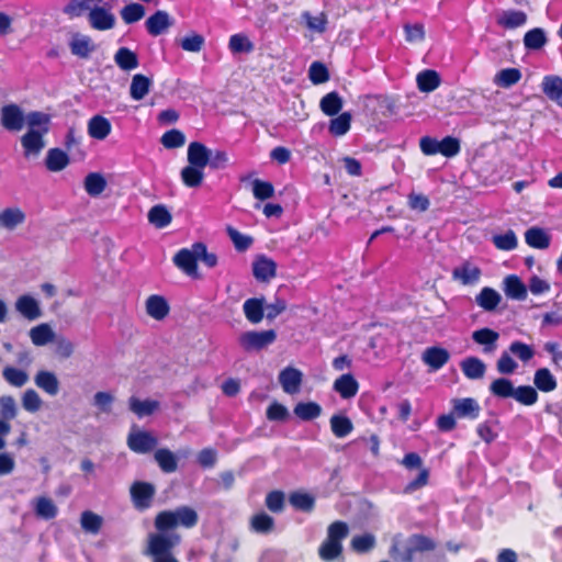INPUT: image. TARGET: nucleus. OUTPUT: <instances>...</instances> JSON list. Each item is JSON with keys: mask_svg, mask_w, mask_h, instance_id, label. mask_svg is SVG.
<instances>
[{"mask_svg": "<svg viewBox=\"0 0 562 562\" xmlns=\"http://www.w3.org/2000/svg\"><path fill=\"white\" fill-rule=\"evenodd\" d=\"M436 547L431 538L423 533H413L405 541L394 539L389 553L395 562H415L417 553L434 551Z\"/></svg>", "mask_w": 562, "mask_h": 562, "instance_id": "1", "label": "nucleus"}, {"mask_svg": "<svg viewBox=\"0 0 562 562\" xmlns=\"http://www.w3.org/2000/svg\"><path fill=\"white\" fill-rule=\"evenodd\" d=\"M199 522V515L195 509L190 506H179L175 510H161L154 520L156 533H167L177 527L191 529Z\"/></svg>", "mask_w": 562, "mask_h": 562, "instance_id": "2", "label": "nucleus"}, {"mask_svg": "<svg viewBox=\"0 0 562 562\" xmlns=\"http://www.w3.org/2000/svg\"><path fill=\"white\" fill-rule=\"evenodd\" d=\"M349 533L348 525L345 521L336 520L327 528V537L318 548V555L324 562H333L342 558V540Z\"/></svg>", "mask_w": 562, "mask_h": 562, "instance_id": "3", "label": "nucleus"}, {"mask_svg": "<svg viewBox=\"0 0 562 562\" xmlns=\"http://www.w3.org/2000/svg\"><path fill=\"white\" fill-rule=\"evenodd\" d=\"M180 542L181 536L178 533H150L146 553L153 562H179L172 551Z\"/></svg>", "mask_w": 562, "mask_h": 562, "instance_id": "4", "label": "nucleus"}, {"mask_svg": "<svg viewBox=\"0 0 562 562\" xmlns=\"http://www.w3.org/2000/svg\"><path fill=\"white\" fill-rule=\"evenodd\" d=\"M277 339L274 329L268 330H249L243 333L239 338V345L246 352L259 351L273 344Z\"/></svg>", "mask_w": 562, "mask_h": 562, "instance_id": "5", "label": "nucleus"}, {"mask_svg": "<svg viewBox=\"0 0 562 562\" xmlns=\"http://www.w3.org/2000/svg\"><path fill=\"white\" fill-rule=\"evenodd\" d=\"M452 413L458 419L475 420L481 414V406L473 397H456L451 402Z\"/></svg>", "mask_w": 562, "mask_h": 562, "instance_id": "6", "label": "nucleus"}, {"mask_svg": "<svg viewBox=\"0 0 562 562\" xmlns=\"http://www.w3.org/2000/svg\"><path fill=\"white\" fill-rule=\"evenodd\" d=\"M1 125L9 132H20L25 125V115L22 109L15 104H5L0 109Z\"/></svg>", "mask_w": 562, "mask_h": 562, "instance_id": "7", "label": "nucleus"}, {"mask_svg": "<svg viewBox=\"0 0 562 562\" xmlns=\"http://www.w3.org/2000/svg\"><path fill=\"white\" fill-rule=\"evenodd\" d=\"M131 497L135 508L138 510L148 509L155 496V486L151 483L136 481L131 486Z\"/></svg>", "mask_w": 562, "mask_h": 562, "instance_id": "8", "label": "nucleus"}, {"mask_svg": "<svg viewBox=\"0 0 562 562\" xmlns=\"http://www.w3.org/2000/svg\"><path fill=\"white\" fill-rule=\"evenodd\" d=\"M158 443V439L149 431L139 430L127 437L128 448L136 453H148Z\"/></svg>", "mask_w": 562, "mask_h": 562, "instance_id": "9", "label": "nucleus"}, {"mask_svg": "<svg viewBox=\"0 0 562 562\" xmlns=\"http://www.w3.org/2000/svg\"><path fill=\"white\" fill-rule=\"evenodd\" d=\"M173 263L181 269L184 273L191 277L198 276V251L193 249L181 248L176 252L172 259Z\"/></svg>", "mask_w": 562, "mask_h": 562, "instance_id": "10", "label": "nucleus"}, {"mask_svg": "<svg viewBox=\"0 0 562 562\" xmlns=\"http://www.w3.org/2000/svg\"><path fill=\"white\" fill-rule=\"evenodd\" d=\"M422 360L431 371H438L448 363L450 353L443 347L432 346L425 349Z\"/></svg>", "mask_w": 562, "mask_h": 562, "instance_id": "11", "label": "nucleus"}, {"mask_svg": "<svg viewBox=\"0 0 562 562\" xmlns=\"http://www.w3.org/2000/svg\"><path fill=\"white\" fill-rule=\"evenodd\" d=\"M43 132L37 130H29L21 137V145L23 147V154L27 158L30 156H37L45 147Z\"/></svg>", "mask_w": 562, "mask_h": 562, "instance_id": "12", "label": "nucleus"}, {"mask_svg": "<svg viewBox=\"0 0 562 562\" xmlns=\"http://www.w3.org/2000/svg\"><path fill=\"white\" fill-rule=\"evenodd\" d=\"M69 49L74 56L81 59H88L95 50V44L88 35L76 33L69 41Z\"/></svg>", "mask_w": 562, "mask_h": 562, "instance_id": "13", "label": "nucleus"}, {"mask_svg": "<svg viewBox=\"0 0 562 562\" xmlns=\"http://www.w3.org/2000/svg\"><path fill=\"white\" fill-rule=\"evenodd\" d=\"M211 149L201 142H191L187 150L189 165L205 169L210 164Z\"/></svg>", "mask_w": 562, "mask_h": 562, "instance_id": "14", "label": "nucleus"}, {"mask_svg": "<svg viewBox=\"0 0 562 562\" xmlns=\"http://www.w3.org/2000/svg\"><path fill=\"white\" fill-rule=\"evenodd\" d=\"M302 372L293 367L284 368L279 374V382L283 391L288 394L297 393L302 384Z\"/></svg>", "mask_w": 562, "mask_h": 562, "instance_id": "15", "label": "nucleus"}, {"mask_svg": "<svg viewBox=\"0 0 562 562\" xmlns=\"http://www.w3.org/2000/svg\"><path fill=\"white\" fill-rule=\"evenodd\" d=\"M252 274L258 281H269L277 274L276 261L263 255L257 257L252 262Z\"/></svg>", "mask_w": 562, "mask_h": 562, "instance_id": "16", "label": "nucleus"}, {"mask_svg": "<svg viewBox=\"0 0 562 562\" xmlns=\"http://www.w3.org/2000/svg\"><path fill=\"white\" fill-rule=\"evenodd\" d=\"M482 271L470 261H464L452 270L453 280L460 281L463 285L475 284L481 278Z\"/></svg>", "mask_w": 562, "mask_h": 562, "instance_id": "17", "label": "nucleus"}, {"mask_svg": "<svg viewBox=\"0 0 562 562\" xmlns=\"http://www.w3.org/2000/svg\"><path fill=\"white\" fill-rule=\"evenodd\" d=\"M333 389L341 398L348 400L357 395L359 383L351 373H345L334 381Z\"/></svg>", "mask_w": 562, "mask_h": 562, "instance_id": "18", "label": "nucleus"}, {"mask_svg": "<svg viewBox=\"0 0 562 562\" xmlns=\"http://www.w3.org/2000/svg\"><path fill=\"white\" fill-rule=\"evenodd\" d=\"M541 89L549 100L562 108V77L557 75L544 76Z\"/></svg>", "mask_w": 562, "mask_h": 562, "instance_id": "19", "label": "nucleus"}, {"mask_svg": "<svg viewBox=\"0 0 562 562\" xmlns=\"http://www.w3.org/2000/svg\"><path fill=\"white\" fill-rule=\"evenodd\" d=\"M145 25L151 36H158L172 25V21L166 11L158 10L146 20Z\"/></svg>", "mask_w": 562, "mask_h": 562, "instance_id": "20", "label": "nucleus"}, {"mask_svg": "<svg viewBox=\"0 0 562 562\" xmlns=\"http://www.w3.org/2000/svg\"><path fill=\"white\" fill-rule=\"evenodd\" d=\"M91 27L98 31H106L114 26L115 18L104 8L95 7L89 12Z\"/></svg>", "mask_w": 562, "mask_h": 562, "instance_id": "21", "label": "nucleus"}, {"mask_svg": "<svg viewBox=\"0 0 562 562\" xmlns=\"http://www.w3.org/2000/svg\"><path fill=\"white\" fill-rule=\"evenodd\" d=\"M170 312L167 300L158 294L149 295L146 300V313L156 321H162Z\"/></svg>", "mask_w": 562, "mask_h": 562, "instance_id": "22", "label": "nucleus"}, {"mask_svg": "<svg viewBox=\"0 0 562 562\" xmlns=\"http://www.w3.org/2000/svg\"><path fill=\"white\" fill-rule=\"evenodd\" d=\"M504 292L507 297L517 301L526 300L528 294L526 284L517 274H508L504 279Z\"/></svg>", "mask_w": 562, "mask_h": 562, "instance_id": "23", "label": "nucleus"}, {"mask_svg": "<svg viewBox=\"0 0 562 562\" xmlns=\"http://www.w3.org/2000/svg\"><path fill=\"white\" fill-rule=\"evenodd\" d=\"M111 131H112L111 122L102 115H99V114L93 115L88 121V134L90 137H92L94 139H98V140L105 139L110 135Z\"/></svg>", "mask_w": 562, "mask_h": 562, "instance_id": "24", "label": "nucleus"}, {"mask_svg": "<svg viewBox=\"0 0 562 562\" xmlns=\"http://www.w3.org/2000/svg\"><path fill=\"white\" fill-rule=\"evenodd\" d=\"M243 310L248 322L258 324L265 317V299L250 297L244 302Z\"/></svg>", "mask_w": 562, "mask_h": 562, "instance_id": "25", "label": "nucleus"}, {"mask_svg": "<svg viewBox=\"0 0 562 562\" xmlns=\"http://www.w3.org/2000/svg\"><path fill=\"white\" fill-rule=\"evenodd\" d=\"M460 368L464 376L468 378L469 380L482 379L486 371L485 363L477 357L464 358L460 362Z\"/></svg>", "mask_w": 562, "mask_h": 562, "instance_id": "26", "label": "nucleus"}, {"mask_svg": "<svg viewBox=\"0 0 562 562\" xmlns=\"http://www.w3.org/2000/svg\"><path fill=\"white\" fill-rule=\"evenodd\" d=\"M26 215L20 207H7L0 212V227L15 229L25 222Z\"/></svg>", "mask_w": 562, "mask_h": 562, "instance_id": "27", "label": "nucleus"}, {"mask_svg": "<svg viewBox=\"0 0 562 562\" xmlns=\"http://www.w3.org/2000/svg\"><path fill=\"white\" fill-rule=\"evenodd\" d=\"M37 387L50 396L57 395L59 391V381L55 373L46 370H40L34 378Z\"/></svg>", "mask_w": 562, "mask_h": 562, "instance_id": "28", "label": "nucleus"}, {"mask_svg": "<svg viewBox=\"0 0 562 562\" xmlns=\"http://www.w3.org/2000/svg\"><path fill=\"white\" fill-rule=\"evenodd\" d=\"M498 338L499 334L488 327H483L472 333L473 341L483 346L485 352H492L496 349Z\"/></svg>", "mask_w": 562, "mask_h": 562, "instance_id": "29", "label": "nucleus"}, {"mask_svg": "<svg viewBox=\"0 0 562 562\" xmlns=\"http://www.w3.org/2000/svg\"><path fill=\"white\" fill-rule=\"evenodd\" d=\"M501 301V294L490 286H484L475 296L476 304L486 312L495 311L499 305Z\"/></svg>", "mask_w": 562, "mask_h": 562, "instance_id": "30", "label": "nucleus"}, {"mask_svg": "<svg viewBox=\"0 0 562 562\" xmlns=\"http://www.w3.org/2000/svg\"><path fill=\"white\" fill-rule=\"evenodd\" d=\"M154 459L164 473H173L178 469V458L168 448H159L154 453Z\"/></svg>", "mask_w": 562, "mask_h": 562, "instance_id": "31", "label": "nucleus"}, {"mask_svg": "<svg viewBox=\"0 0 562 562\" xmlns=\"http://www.w3.org/2000/svg\"><path fill=\"white\" fill-rule=\"evenodd\" d=\"M128 407L138 418H142L153 415L159 408V402L156 400L140 401L136 396H131Z\"/></svg>", "mask_w": 562, "mask_h": 562, "instance_id": "32", "label": "nucleus"}, {"mask_svg": "<svg viewBox=\"0 0 562 562\" xmlns=\"http://www.w3.org/2000/svg\"><path fill=\"white\" fill-rule=\"evenodd\" d=\"M533 384L536 390L550 393L558 386L557 379L548 368H540L535 372Z\"/></svg>", "mask_w": 562, "mask_h": 562, "instance_id": "33", "label": "nucleus"}, {"mask_svg": "<svg viewBox=\"0 0 562 562\" xmlns=\"http://www.w3.org/2000/svg\"><path fill=\"white\" fill-rule=\"evenodd\" d=\"M68 155L60 148H50L47 151L45 166L52 172L64 170L69 165Z\"/></svg>", "mask_w": 562, "mask_h": 562, "instance_id": "34", "label": "nucleus"}, {"mask_svg": "<svg viewBox=\"0 0 562 562\" xmlns=\"http://www.w3.org/2000/svg\"><path fill=\"white\" fill-rule=\"evenodd\" d=\"M114 61L124 71L136 69L139 65L137 54L127 47H120L116 50Z\"/></svg>", "mask_w": 562, "mask_h": 562, "instance_id": "35", "label": "nucleus"}, {"mask_svg": "<svg viewBox=\"0 0 562 562\" xmlns=\"http://www.w3.org/2000/svg\"><path fill=\"white\" fill-rule=\"evenodd\" d=\"M151 87V80L143 74H136L132 78L130 86L131 98L135 101H139L148 94Z\"/></svg>", "mask_w": 562, "mask_h": 562, "instance_id": "36", "label": "nucleus"}, {"mask_svg": "<svg viewBox=\"0 0 562 562\" xmlns=\"http://www.w3.org/2000/svg\"><path fill=\"white\" fill-rule=\"evenodd\" d=\"M16 310L29 321H34L41 316V308L35 299L30 295H22L16 301Z\"/></svg>", "mask_w": 562, "mask_h": 562, "instance_id": "37", "label": "nucleus"}, {"mask_svg": "<svg viewBox=\"0 0 562 562\" xmlns=\"http://www.w3.org/2000/svg\"><path fill=\"white\" fill-rule=\"evenodd\" d=\"M525 240L528 246L536 249H547L550 246L549 234L540 227H531L525 233Z\"/></svg>", "mask_w": 562, "mask_h": 562, "instance_id": "38", "label": "nucleus"}, {"mask_svg": "<svg viewBox=\"0 0 562 562\" xmlns=\"http://www.w3.org/2000/svg\"><path fill=\"white\" fill-rule=\"evenodd\" d=\"M416 81L419 91L428 93L440 86L441 79L436 70L426 69L417 75Z\"/></svg>", "mask_w": 562, "mask_h": 562, "instance_id": "39", "label": "nucleus"}, {"mask_svg": "<svg viewBox=\"0 0 562 562\" xmlns=\"http://www.w3.org/2000/svg\"><path fill=\"white\" fill-rule=\"evenodd\" d=\"M342 98L337 91H331L325 94L319 102L322 112L327 116L337 115L342 109Z\"/></svg>", "mask_w": 562, "mask_h": 562, "instance_id": "40", "label": "nucleus"}, {"mask_svg": "<svg viewBox=\"0 0 562 562\" xmlns=\"http://www.w3.org/2000/svg\"><path fill=\"white\" fill-rule=\"evenodd\" d=\"M294 415L304 422L316 419L322 414V407L316 402H299L293 409Z\"/></svg>", "mask_w": 562, "mask_h": 562, "instance_id": "41", "label": "nucleus"}, {"mask_svg": "<svg viewBox=\"0 0 562 562\" xmlns=\"http://www.w3.org/2000/svg\"><path fill=\"white\" fill-rule=\"evenodd\" d=\"M180 177L187 188H199L204 180V169L188 164L182 168Z\"/></svg>", "mask_w": 562, "mask_h": 562, "instance_id": "42", "label": "nucleus"}, {"mask_svg": "<svg viewBox=\"0 0 562 562\" xmlns=\"http://www.w3.org/2000/svg\"><path fill=\"white\" fill-rule=\"evenodd\" d=\"M289 502L296 510L304 513H311L315 508V497L306 492H292L289 496Z\"/></svg>", "mask_w": 562, "mask_h": 562, "instance_id": "43", "label": "nucleus"}, {"mask_svg": "<svg viewBox=\"0 0 562 562\" xmlns=\"http://www.w3.org/2000/svg\"><path fill=\"white\" fill-rule=\"evenodd\" d=\"M171 213L162 204L154 205L148 212V222L156 228H165L171 223Z\"/></svg>", "mask_w": 562, "mask_h": 562, "instance_id": "44", "label": "nucleus"}, {"mask_svg": "<svg viewBox=\"0 0 562 562\" xmlns=\"http://www.w3.org/2000/svg\"><path fill=\"white\" fill-rule=\"evenodd\" d=\"M228 49L232 54H249L254 52L255 45L246 34L236 33L229 37Z\"/></svg>", "mask_w": 562, "mask_h": 562, "instance_id": "45", "label": "nucleus"}, {"mask_svg": "<svg viewBox=\"0 0 562 562\" xmlns=\"http://www.w3.org/2000/svg\"><path fill=\"white\" fill-rule=\"evenodd\" d=\"M527 22V15L522 11L508 10L498 16L497 23L505 29H516Z\"/></svg>", "mask_w": 562, "mask_h": 562, "instance_id": "46", "label": "nucleus"}, {"mask_svg": "<svg viewBox=\"0 0 562 562\" xmlns=\"http://www.w3.org/2000/svg\"><path fill=\"white\" fill-rule=\"evenodd\" d=\"M329 422L330 429L337 438H345L353 430L352 422L345 415H333Z\"/></svg>", "mask_w": 562, "mask_h": 562, "instance_id": "47", "label": "nucleus"}, {"mask_svg": "<svg viewBox=\"0 0 562 562\" xmlns=\"http://www.w3.org/2000/svg\"><path fill=\"white\" fill-rule=\"evenodd\" d=\"M351 114L342 112L329 122L328 131L333 136H342L348 133L351 126Z\"/></svg>", "mask_w": 562, "mask_h": 562, "instance_id": "48", "label": "nucleus"}, {"mask_svg": "<svg viewBox=\"0 0 562 562\" xmlns=\"http://www.w3.org/2000/svg\"><path fill=\"white\" fill-rule=\"evenodd\" d=\"M548 40L546 36V33L540 27H535L532 30H529L524 35V45L527 49L531 50H538L541 49L546 44Z\"/></svg>", "mask_w": 562, "mask_h": 562, "instance_id": "49", "label": "nucleus"}, {"mask_svg": "<svg viewBox=\"0 0 562 562\" xmlns=\"http://www.w3.org/2000/svg\"><path fill=\"white\" fill-rule=\"evenodd\" d=\"M490 392L499 398L514 397L515 386L509 379L498 378L490 384Z\"/></svg>", "mask_w": 562, "mask_h": 562, "instance_id": "50", "label": "nucleus"}, {"mask_svg": "<svg viewBox=\"0 0 562 562\" xmlns=\"http://www.w3.org/2000/svg\"><path fill=\"white\" fill-rule=\"evenodd\" d=\"M35 514L37 517L50 520L57 516L58 509L50 498L41 496L35 502Z\"/></svg>", "mask_w": 562, "mask_h": 562, "instance_id": "51", "label": "nucleus"}, {"mask_svg": "<svg viewBox=\"0 0 562 562\" xmlns=\"http://www.w3.org/2000/svg\"><path fill=\"white\" fill-rule=\"evenodd\" d=\"M106 187L105 178L98 172H90L85 178V190L91 196L100 195Z\"/></svg>", "mask_w": 562, "mask_h": 562, "instance_id": "52", "label": "nucleus"}, {"mask_svg": "<svg viewBox=\"0 0 562 562\" xmlns=\"http://www.w3.org/2000/svg\"><path fill=\"white\" fill-rule=\"evenodd\" d=\"M25 122L30 130H36L46 134L49 130L50 116L41 111H31L25 115Z\"/></svg>", "mask_w": 562, "mask_h": 562, "instance_id": "53", "label": "nucleus"}, {"mask_svg": "<svg viewBox=\"0 0 562 562\" xmlns=\"http://www.w3.org/2000/svg\"><path fill=\"white\" fill-rule=\"evenodd\" d=\"M250 528L258 533H269L274 528V519L267 513L260 512L251 517Z\"/></svg>", "mask_w": 562, "mask_h": 562, "instance_id": "54", "label": "nucleus"}, {"mask_svg": "<svg viewBox=\"0 0 562 562\" xmlns=\"http://www.w3.org/2000/svg\"><path fill=\"white\" fill-rule=\"evenodd\" d=\"M519 404L525 406H532L539 400V394L536 387L530 385H519L515 387L514 397Z\"/></svg>", "mask_w": 562, "mask_h": 562, "instance_id": "55", "label": "nucleus"}, {"mask_svg": "<svg viewBox=\"0 0 562 562\" xmlns=\"http://www.w3.org/2000/svg\"><path fill=\"white\" fill-rule=\"evenodd\" d=\"M30 337L35 346H44L54 339V331L48 324H40L30 330Z\"/></svg>", "mask_w": 562, "mask_h": 562, "instance_id": "56", "label": "nucleus"}, {"mask_svg": "<svg viewBox=\"0 0 562 562\" xmlns=\"http://www.w3.org/2000/svg\"><path fill=\"white\" fill-rule=\"evenodd\" d=\"M521 79V71L518 68H505L497 72L495 83L502 88H509Z\"/></svg>", "mask_w": 562, "mask_h": 562, "instance_id": "57", "label": "nucleus"}, {"mask_svg": "<svg viewBox=\"0 0 562 562\" xmlns=\"http://www.w3.org/2000/svg\"><path fill=\"white\" fill-rule=\"evenodd\" d=\"M492 241L497 249L504 251L514 250L518 246L517 236L512 229L504 234L494 235Z\"/></svg>", "mask_w": 562, "mask_h": 562, "instance_id": "58", "label": "nucleus"}, {"mask_svg": "<svg viewBox=\"0 0 562 562\" xmlns=\"http://www.w3.org/2000/svg\"><path fill=\"white\" fill-rule=\"evenodd\" d=\"M160 143L167 149L180 148L186 144V135L180 130L172 128L162 134Z\"/></svg>", "mask_w": 562, "mask_h": 562, "instance_id": "59", "label": "nucleus"}, {"mask_svg": "<svg viewBox=\"0 0 562 562\" xmlns=\"http://www.w3.org/2000/svg\"><path fill=\"white\" fill-rule=\"evenodd\" d=\"M145 15V8L138 2H131L121 10L122 20L126 24H133Z\"/></svg>", "mask_w": 562, "mask_h": 562, "instance_id": "60", "label": "nucleus"}, {"mask_svg": "<svg viewBox=\"0 0 562 562\" xmlns=\"http://www.w3.org/2000/svg\"><path fill=\"white\" fill-rule=\"evenodd\" d=\"M508 351L512 356L517 357L522 362H528L535 357V349L532 346L527 345L520 340H514L509 347Z\"/></svg>", "mask_w": 562, "mask_h": 562, "instance_id": "61", "label": "nucleus"}, {"mask_svg": "<svg viewBox=\"0 0 562 562\" xmlns=\"http://www.w3.org/2000/svg\"><path fill=\"white\" fill-rule=\"evenodd\" d=\"M302 18L311 31L317 33H324L326 31L327 15L325 12H321L318 15H312L311 12L304 11Z\"/></svg>", "mask_w": 562, "mask_h": 562, "instance_id": "62", "label": "nucleus"}, {"mask_svg": "<svg viewBox=\"0 0 562 562\" xmlns=\"http://www.w3.org/2000/svg\"><path fill=\"white\" fill-rule=\"evenodd\" d=\"M80 522L86 531L98 533L102 527V517L91 510H85L81 514Z\"/></svg>", "mask_w": 562, "mask_h": 562, "instance_id": "63", "label": "nucleus"}, {"mask_svg": "<svg viewBox=\"0 0 562 562\" xmlns=\"http://www.w3.org/2000/svg\"><path fill=\"white\" fill-rule=\"evenodd\" d=\"M204 44L205 38L195 32L186 35L180 42L181 48L190 53H199L203 48Z\"/></svg>", "mask_w": 562, "mask_h": 562, "instance_id": "64", "label": "nucleus"}]
</instances>
